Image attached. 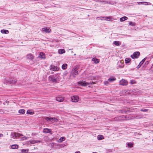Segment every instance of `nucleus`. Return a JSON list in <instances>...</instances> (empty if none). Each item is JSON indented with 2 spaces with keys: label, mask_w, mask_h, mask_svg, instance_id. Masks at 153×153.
Instances as JSON below:
<instances>
[{
  "label": "nucleus",
  "mask_w": 153,
  "mask_h": 153,
  "mask_svg": "<svg viewBox=\"0 0 153 153\" xmlns=\"http://www.w3.org/2000/svg\"><path fill=\"white\" fill-rule=\"evenodd\" d=\"M115 79H116L115 78H109L108 79V81L109 82H112L113 81L115 80Z\"/></svg>",
  "instance_id": "obj_28"
},
{
  "label": "nucleus",
  "mask_w": 153,
  "mask_h": 153,
  "mask_svg": "<svg viewBox=\"0 0 153 153\" xmlns=\"http://www.w3.org/2000/svg\"><path fill=\"white\" fill-rule=\"evenodd\" d=\"M120 84L123 85H127L128 82L126 80L122 79L120 82Z\"/></svg>",
  "instance_id": "obj_11"
},
{
  "label": "nucleus",
  "mask_w": 153,
  "mask_h": 153,
  "mask_svg": "<svg viewBox=\"0 0 153 153\" xmlns=\"http://www.w3.org/2000/svg\"><path fill=\"white\" fill-rule=\"evenodd\" d=\"M36 140V143H40L41 142L40 140Z\"/></svg>",
  "instance_id": "obj_43"
},
{
  "label": "nucleus",
  "mask_w": 153,
  "mask_h": 153,
  "mask_svg": "<svg viewBox=\"0 0 153 153\" xmlns=\"http://www.w3.org/2000/svg\"><path fill=\"white\" fill-rule=\"evenodd\" d=\"M67 65L66 64H64L62 65V69L65 70L67 68Z\"/></svg>",
  "instance_id": "obj_23"
},
{
  "label": "nucleus",
  "mask_w": 153,
  "mask_h": 153,
  "mask_svg": "<svg viewBox=\"0 0 153 153\" xmlns=\"http://www.w3.org/2000/svg\"><path fill=\"white\" fill-rule=\"evenodd\" d=\"M108 81H105V82H104V84H105V85H106V84H108Z\"/></svg>",
  "instance_id": "obj_40"
},
{
  "label": "nucleus",
  "mask_w": 153,
  "mask_h": 153,
  "mask_svg": "<svg viewBox=\"0 0 153 153\" xmlns=\"http://www.w3.org/2000/svg\"><path fill=\"white\" fill-rule=\"evenodd\" d=\"M1 32L2 33L8 34L9 33V31L7 30L2 29L1 30Z\"/></svg>",
  "instance_id": "obj_18"
},
{
  "label": "nucleus",
  "mask_w": 153,
  "mask_h": 153,
  "mask_svg": "<svg viewBox=\"0 0 153 153\" xmlns=\"http://www.w3.org/2000/svg\"><path fill=\"white\" fill-rule=\"evenodd\" d=\"M19 146L17 144L13 145L11 146V148L12 149H16L19 148Z\"/></svg>",
  "instance_id": "obj_16"
},
{
  "label": "nucleus",
  "mask_w": 153,
  "mask_h": 153,
  "mask_svg": "<svg viewBox=\"0 0 153 153\" xmlns=\"http://www.w3.org/2000/svg\"><path fill=\"white\" fill-rule=\"evenodd\" d=\"M128 146L129 147H131L132 146L133 144L131 143H128L127 144Z\"/></svg>",
  "instance_id": "obj_35"
},
{
  "label": "nucleus",
  "mask_w": 153,
  "mask_h": 153,
  "mask_svg": "<svg viewBox=\"0 0 153 153\" xmlns=\"http://www.w3.org/2000/svg\"><path fill=\"white\" fill-rule=\"evenodd\" d=\"M140 53L138 51H137L134 52L132 55H131V57L132 59L137 58L140 55Z\"/></svg>",
  "instance_id": "obj_5"
},
{
  "label": "nucleus",
  "mask_w": 153,
  "mask_h": 153,
  "mask_svg": "<svg viewBox=\"0 0 153 153\" xmlns=\"http://www.w3.org/2000/svg\"><path fill=\"white\" fill-rule=\"evenodd\" d=\"M93 61L94 62L95 64L98 63L99 62V60L95 58H94L92 59Z\"/></svg>",
  "instance_id": "obj_17"
},
{
  "label": "nucleus",
  "mask_w": 153,
  "mask_h": 153,
  "mask_svg": "<svg viewBox=\"0 0 153 153\" xmlns=\"http://www.w3.org/2000/svg\"><path fill=\"white\" fill-rule=\"evenodd\" d=\"M145 60L146 59L145 58H144L140 62L138 65L137 66V69L139 68L143 64V63L145 62Z\"/></svg>",
  "instance_id": "obj_12"
},
{
  "label": "nucleus",
  "mask_w": 153,
  "mask_h": 153,
  "mask_svg": "<svg viewBox=\"0 0 153 153\" xmlns=\"http://www.w3.org/2000/svg\"><path fill=\"white\" fill-rule=\"evenodd\" d=\"M131 60V59L130 58H126L125 59V62L126 63H129Z\"/></svg>",
  "instance_id": "obj_25"
},
{
  "label": "nucleus",
  "mask_w": 153,
  "mask_h": 153,
  "mask_svg": "<svg viewBox=\"0 0 153 153\" xmlns=\"http://www.w3.org/2000/svg\"><path fill=\"white\" fill-rule=\"evenodd\" d=\"M26 56L29 59L32 60L33 59V56L30 53L28 54Z\"/></svg>",
  "instance_id": "obj_13"
},
{
  "label": "nucleus",
  "mask_w": 153,
  "mask_h": 153,
  "mask_svg": "<svg viewBox=\"0 0 153 153\" xmlns=\"http://www.w3.org/2000/svg\"><path fill=\"white\" fill-rule=\"evenodd\" d=\"M56 100L57 101L61 102H62L64 100V97L62 96H59L56 97Z\"/></svg>",
  "instance_id": "obj_10"
},
{
  "label": "nucleus",
  "mask_w": 153,
  "mask_h": 153,
  "mask_svg": "<svg viewBox=\"0 0 153 153\" xmlns=\"http://www.w3.org/2000/svg\"><path fill=\"white\" fill-rule=\"evenodd\" d=\"M148 110V109H145V108H142V109L140 111H142L143 112H146V111H147Z\"/></svg>",
  "instance_id": "obj_33"
},
{
  "label": "nucleus",
  "mask_w": 153,
  "mask_h": 153,
  "mask_svg": "<svg viewBox=\"0 0 153 153\" xmlns=\"http://www.w3.org/2000/svg\"><path fill=\"white\" fill-rule=\"evenodd\" d=\"M18 112L20 114H24L25 113V110L24 109H20Z\"/></svg>",
  "instance_id": "obj_21"
},
{
  "label": "nucleus",
  "mask_w": 153,
  "mask_h": 153,
  "mask_svg": "<svg viewBox=\"0 0 153 153\" xmlns=\"http://www.w3.org/2000/svg\"><path fill=\"white\" fill-rule=\"evenodd\" d=\"M130 83L131 84H134L135 83V82L134 80H131Z\"/></svg>",
  "instance_id": "obj_37"
},
{
  "label": "nucleus",
  "mask_w": 153,
  "mask_h": 153,
  "mask_svg": "<svg viewBox=\"0 0 153 153\" xmlns=\"http://www.w3.org/2000/svg\"><path fill=\"white\" fill-rule=\"evenodd\" d=\"M102 18H105L104 19H105V20H106L107 19L110 20L111 19V17L110 16L104 17H102Z\"/></svg>",
  "instance_id": "obj_32"
},
{
  "label": "nucleus",
  "mask_w": 153,
  "mask_h": 153,
  "mask_svg": "<svg viewBox=\"0 0 153 153\" xmlns=\"http://www.w3.org/2000/svg\"><path fill=\"white\" fill-rule=\"evenodd\" d=\"M113 44L116 46H119L121 45V43L120 42L118 41H114L113 42Z\"/></svg>",
  "instance_id": "obj_19"
},
{
  "label": "nucleus",
  "mask_w": 153,
  "mask_h": 153,
  "mask_svg": "<svg viewBox=\"0 0 153 153\" xmlns=\"http://www.w3.org/2000/svg\"><path fill=\"white\" fill-rule=\"evenodd\" d=\"M45 119L48 121H51L52 122H57L58 120L56 118L54 117L50 118L48 117H46Z\"/></svg>",
  "instance_id": "obj_4"
},
{
  "label": "nucleus",
  "mask_w": 153,
  "mask_h": 153,
  "mask_svg": "<svg viewBox=\"0 0 153 153\" xmlns=\"http://www.w3.org/2000/svg\"><path fill=\"white\" fill-rule=\"evenodd\" d=\"M92 153H97V152H93Z\"/></svg>",
  "instance_id": "obj_48"
},
{
  "label": "nucleus",
  "mask_w": 153,
  "mask_h": 153,
  "mask_svg": "<svg viewBox=\"0 0 153 153\" xmlns=\"http://www.w3.org/2000/svg\"><path fill=\"white\" fill-rule=\"evenodd\" d=\"M27 137H22L21 138V140H26L27 139Z\"/></svg>",
  "instance_id": "obj_31"
},
{
  "label": "nucleus",
  "mask_w": 153,
  "mask_h": 153,
  "mask_svg": "<svg viewBox=\"0 0 153 153\" xmlns=\"http://www.w3.org/2000/svg\"><path fill=\"white\" fill-rule=\"evenodd\" d=\"M136 134H138V133H137V132H136V133H134V134H135V135H136Z\"/></svg>",
  "instance_id": "obj_44"
},
{
  "label": "nucleus",
  "mask_w": 153,
  "mask_h": 153,
  "mask_svg": "<svg viewBox=\"0 0 153 153\" xmlns=\"http://www.w3.org/2000/svg\"><path fill=\"white\" fill-rule=\"evenodd\" d=\"M53 146H56L58 145L56 143H53Z\"/></svg>",
  "instance_id": "obj_41"
},
{
  "label": "nucleus",
  "mask_w": 153,
  "mask_h": 153,
  "mask_svg": "<svg viewBox=\"0 0 153 153\" xmlns=\"http://www.w3.org/2000/svg\"><path fill=\"white\" fill-rule=\"evenodd\" d=\"M127 111L125 110H122L121 111V113H123V114H124V113H126V112H127Z\"/></svg>",
  "instance_id": "obj_38"
},
{
  "label": "nucleus",
  "mask_w": 153,
  "mask_h": 153,
  "mask_svg": "<svg viewBox=\"0 0 153 153\" xmlns=\"http://www.w3.org/2000/svg\"><path fill=\"white\" fill-rule=\"evenodd\" d=\"M71 100L72 102H76L79 100V97L77 96H74L71 97Z\"/></svg>",
  "instance_id": "obj_6"
},
{
  "label": "nucleus",
  "mask_w": 153,
  "mask_h": 153,
  "mask_svg": "<svg viewBox=\"0 0 153 153\" xmlns=\"http://www.w3.org/2000/svg\"><path fill=\"white\" fill-rule=\"evenodd\" d=\"M65 140V138L64 137H61L59 139V140L60 141L59 142H62L64 140Z\"/></svg>",
  "instance_id": "obj_27"
},
{
  "label": "nucleus",
  "mask_w": 153,
  "mask_h": 153,
  "mask_svg": "<svg viewBox=\"0 0 153 153\" xmlns=\"http://www.w3.org/2000/svg\"><path fill=\"white\" fill-rule=\"evenodd\" d=\"M65 51L64 49H59V50L58 52L60 54H62L65 53Z\"/></svg>",
  "instance_id": "obj_24"
},
{
  "label": "nucleus",
  "mask_w": 153,
  "mask_h": 153,
  "mask_svg": "<svg viewBox=\"0 0 153 153\" xmlns=\"http://www.w3.org/2000/svg\"><path fill=\"white\" fill-rule=\"evenodd\" d=\"M34 113V111H32L30 110H28L27 112V114L30 115H33Z\"/></svg>",
  "instance_id": "obj_20"
},
{
  "label": "nucleus",
  "mask_w": 153,
  "mask_h": 153,
  "mask_svg": "<svg viewBox=\"0 0 153 153\" xmlns=\"http://www.w3.org/2000/svg\"><path fill=\"white\" fill-rule=\"evenodd\" d=\"M59 69V68L58 67L54 65H51L50 67V70L54 71H58Z\"/></svg>",
  "instance_id": "obj_7"
},
{
  "label": "nucleus",
  "mask_w": 153,
  "mask_h": 153,
  "mask_svg": "<svg viewBox=\"0 0 153 153\" xmlns=\"http://www.w3.org/2000/svg\"><path fill=\"white\" fill-rule=\"evenodd\" d=\"M43 133H50L51 134H52L51 130V129H48L47 128H44L43 131Z\"/></svg>",
  "instance_id": "obj_8"
},
{
  "label": "nucleus",
  "mask_w": 153,
  "mask_h": 153,
  "mask_svg": "<svg viewBox=\"0 0 153 153\" xmlns=\"http://www.w3.org/2000/svg\"><path fill=\"white\" fill-rule=\"evenodd\" d=\"M30 143L31 144H34L36 143V140H32L30 141Z\"/></svg>",
  "instance_id": "obj_34"
},
{
  "label": "nucleus",
  "mask_w": 153,
  "mask_h": 153,
  "mask_svg": "<svg viewBox=\"0 0 153 153\" xmlns=\"http://www.w3.org/2000/svg\"><path fill=\"white\" fill-rule=\"evenodd\" d=\"M152 140H153V139Z\"/></svg>",
  "instance_id": "obj_49"
},
{
  "label": "nucleus",
  "mask_w": 153,
  "mask_h": 153,
  "mask_svg": "<svg viewBox=\"0 0 153 153\" xmlns=\"http://www.w3.org/2000/svg\"><path fill=\"white\" fill-rule=\"evenodd\" d=\"M129 24L132 26H134L135 25V24L132 22H129Z\"/></svg>",
  "instance_id": "obj_30"
},
{
  "label": "nucleus",
  "mask_w": 153,
  "mask_h": 153,
  "mask_svg": "<svg viewBox=\"0 0 153 153\" xmlns=\"http://www.w3.org/2000/svg\"><path fill=\"white\" fill-rule=\"evenodd\" d=\"M16 82V81L15 80H14V82Z\"/></svg>",
  "instance_id": "obj_47"
},
{
  "label": "nucleus",
  "mask_w": 153,
  "mask_h": 153,
  "mask_svg": "<svg viewBox=\"0 0 153 153\" xmlns=\"http://www.w3.org/2000/svg\"><path fill=\"white\" fill-rule=\"evenodd\" d=\"M29 151V150L28 149H22V152H23L24 153H27Z\"/></svg>",
  "instance_id": "obj_29"
},
{
  "label": "nucleus",
  "mask_w": 153,
  "mask_h": 153,
  "mask_svg": "<svg viewBox=\"0 0 153 153\" xmlns=\"http://www.w3.org/2000/svg\"><path fill=\"white\" fill-rule=\"evenodd\" d=\"M78 69L76 67H74L71 72V75L74 77H75L76 75L78 74Z\"/></svg>",
  "instance_id": "obj_2"
},
{
  "label": "nucleus",
  "mask_w": 153,
  "mask_h": 153,
  "mask_svg": "<svg viewBox=\"0 0 153 153\" xmlns=\"http://www.w3.org/2000/svg\"><path fill=\"white\" fill-rule=\"evenodd\" d=\"M57 78H58V77L56 75H51L48 77V79L50 81L53 83L57 82Z\"/></svg>",
  "instance_id": "obj_1"
},
{
  "label": "nucleus",
  "mask_w": 153,
  "mask_h": 153,
  "mask_svg": "<svg viewBox=\"0 0 153 153\" xmlns=\"http://www.w3.org/2000/svg\"><path fill=\"white\" fill-rule=\"evenodd\" d=\"M75 153H80L79 152H76Z\"/></svg>",
  "instance_id": "obj_45"
},
{
  "label": "nucleus",
  "mask_w": 153,
  "mask_h": 153,
  "mask_svg": "<svg viewBox=\"0 0 153 153\" xmlns=\"http://www.w3.org/2000/svg\"><path fill=\"white\" fill-rule=\"evenodd\" d=\"M42 30L46 33H49L51 31V30L50 28L46 27L43 28H42Z\"/></svg>",
  "instance_id": "obj_9"
},
{
  "label": "nucleus",
  "mask_w": 153,
  "mask_h": 153,
  "mask_svg": "<svg viewBox=\"0 0 153 153\" xmlns=\"http://www.w3.org/2000/svg\"><path fill=\"white\" fill-rule=\"evenodd\" d=\"M120 64H121V63L120 62H118L117 64L118 65H119V67L120 68H123V65L122 64H121V66L120 65Z\"/></svg>",
  "instance_id": "obj_36"
},
{
  "label": "nucleus",
  "mask_w": 153,
  "mask_h": 153,
  "mask_svg": "<svg viewBox=\"0 0 153 153\" xmlns=\"http://www.w3.org/2000/svg\"><path fill=\"white\" fill-rule=\"evenodd\" d=\"M143 3V2H138L137 3H138V4H139V5H140L141 4V3ZM143 3H148L146 2H143Z\"/></svg>",
  "instance_id": "obj_39"
},
{
  "label": "nucleus",
  "mask_w": 153,
  "mask_h": 153,
  "mask_svg": "<svg viewBox=\"0 0 153 153\" xmlns=\"http://www.w3.org/2000/svg\"><path fill=\"white\" fill-rule=\"evenodd\" d=\"M152 68H153V65H152Z\"/></svg>",
  "instance_id": "obj_46"
},
{
  "label": "nucleus",
  "mask_w": 153,
  "mask_h": 153,
  "mask_svg": "<svg viewBox=\"0 0 153 153\" xmlns=\"http://www.w3.org/2000/svg\"><path fill=\"white\" fill-rule=\"evenodd\" d=\"M23 135L22 134L19 133H14V136L15 138L17 137H19L20 136H22Z\"/></svg>",
  "instance_id": "obj_15"
},
{
  "label": "nucleus",
  "mask_w": 153,
  "mask_h": 153,
  "mask_svg": "<svg viewBox=\"0 0 153 153\" xmlns=\"http://www.w3.org/2000/svg\"><path fill=\"white\" fill-rule=\"evenodd\" d=\"M3 136V134H0V137H2Z\"/></svg>",
  "instance_id": "obj_42"
},
{
  "label": "nucleus",
  "mask_w": 153,
  "mask_h": 153,
  "mask_svg": "<svg viewBox=\"0 0 153 153\" xmlns=\"http://www.w3.org/2000/svg\"><path fill=\"white\" fill-rule=\"evenodd\" d=\"M98 139L99 140H101L103 139V137L101 135H99L97 137Z\"/></svg>",
  "instance_id": "obj_26"
},
{
  "label": "nucleus",
  "mask_w": 153,
  "mask_h": 153,
  "mask_svg": "<svg viewBox=\"0 0 153 153\" xmlns=\"http://www.w3.org/2000/svg\"><path fill=\"white\" fill-rule=\"evenodd\" d=\"M128 19V18L126 16H124L120 18V21L121 22L124 21Z\"/></svg>",
  "instance_id": "obj_22"
},
{
  "label": "nucleus",
  "mask_w": 153,
  "mask_h": 153,
  "mask_svg": "<svg viewBox=\"0 0 153 153\" xmlns=\"http://www.w3.org/2000/svg\"><path fill=\"white\" fill-rule=\"evenodd\" d=\"M95 84V83L93 82H90V83H88L85 81H79L78 82V84L79 85H81L83 86H85L89 85H92V84Z\"/></svg>",
  "instance_id": "obj_3"
},
{
  "label": "nucleus",
  "mask_w": 153,
  "mask_h": 153,
  "mask_svg": "<svg viewBox=\"0 0 153 153\" xmlns=\"http://www.w3.org/2000/svg\"><path fill=\"white\" fill-rule=\"evenodd\" d=\"M39 57L42 59H45V54L44 53L42 52L40 53Z\"/></svg>",
  "instance_id": "obj_14"
}]
</instances>
